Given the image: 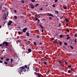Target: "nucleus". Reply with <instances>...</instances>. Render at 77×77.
Instances as JSON below:
<instances>
[{"mask_svg":"<svg viewBox=\"0 0 77 77\" xmlns=\"http://www.w3.org/2000/svg\"><path fill=\"white\" fill-rule=\"evenodd\" d=\"M38 20V18H35V20H36V21Z\"/></svg>","mask_w":77,"mask_h":77,"instance_id":"3c124183","label":"nucleus"},{"mask_svg":"<svg viewBox=\"0 0 77 77\" xmlns=\"http://www.w3.org/2000/svg\"><path fill=\"white\" fill-rule=\"evenodd\" d=\"M58 62L60 63H61L63 62V61L62 60H60L59 61H58Z\"/></svg>","mask_w":77,"mask_h":77,"instance_id":"dca6fc26","label":"nucleus"},{"mask_svg":"<svg viewBox=\"0 0 77 77\" xmlns=\"http://www.w3.org/2000/svg\"><path fill=\"white\" fill-rule=\"evenodd\" d=\"M31 1L32 2H35V0H31Z\"/></svg>","mask_w":77,"mask_h":77,"instance_id":"72a5a7b5","label":"nucleus"},{"mask_svg":"<svg viewBox=\"0 0 77 77\" xmlns=\"http://www.w3.org/2000/svg\"><path fill=\"white\" fill-rule=\"evenodd\" d=\"M1 60H3V57H2L1 58Z\"/></svg>","mask_w":77,"mask_h":77,"instance_id":"bf43d9fd","label":"nucleus"},{"mask_svg":"<svg viewBox=\"0 0 77 77\" xmlns=\"http://www.w3.org/2000/svg\"><path fill=\"white\" fill-rule=\"evenodd\" d=\"M37 43H39V45H41V46H42V43L41 42H39L38 41L37 42Z\"/></svg>","mask_w":77,"mask_h":77,"instance_id":"423d86ee","label":"nucleus"},{"mask_svg":"<svg viewBox=\"0 0 77 77\" xmlns=\"http://www.w3.org/2000/svg\"><path fill=\"white\" fill-rule=\"evenodd\" d=\"M26 35L27 36H29V33L27 32H26Z\"/></svg>","mask_w":77,"mask_h":77,"instance_id":"4468645a","label":"nucleus"},{"mask_svg":"<svg viewBox=\"0 0 77 77\" xmlns=\"http://www.w3.org/2000/svg\"><path fill=\"white\" fill-rule=\"evenodd\" d=\"M63 36V35H60V38H62Z\"/></svg>","mask_w":77,"mask_h":77,"instance_id":"aec40b11","label":"nucleus"},{"mask_svg":"<svg viewBox=\"0 0 77 77\" xmlns=\"http://www.w3.org/2000/svg\"><path fill=\"white\" fill-rule=\"evenodd\" d=\"M57 1H58V0H55V3H56Z\"/></svg>","mask_w":77,"mask_h":77,"instance_id":"603ef678","label":"nucleus"},{"mask_svg":"<svg viewBox=\"0 0 77 77\" xmlns=\"http://www.w3.org/2000/svg\"><path fill=\"white\" fill-rule=\"evenodd\" d=\"M41 75L39 74H37V77H39V76L40 75Z\"/></svg>","mask_w":77,"mask_h":77,"instance_id":"cd10ccee","label":"nucleus"},{"mask_svg":"<svg viewBox=\"0 0 77 77\" xmlns=\"http://www.w3.org/2000/svg\"><path fill=\"white\" fill-rule=\"evenodd\" d=\"M39 21H40V20H39V19H38V23H39Z\"/></svg>","mask_w":77,"mask_h":77,"instance_id":"864d4df0","label":"nucleus"},{"mask_svg":"<svg viewBox=\"0 0 77 77\" xmlns=\"http://www.w3.org/2000/svg\"><path fill=\"white\" fill-rule=\"evenodd\" d=\"M74 36L75 37H77V35H76L75 34V35H74Z\"/></svg>","mask_w":77,"mask_h":77,"instance_id":"680f3d73","label":"nucleus"},{"mask_svg":"<svg viewBox=\"0 0 77 77\" xmlns=\"http://www.w3.org/2000/svg\"><path fill=\"white\" fill-rule=\"evenodd\" d=\"M70 35H69V34L68 35H66V36H67V37H69V36H70Z\"/></svg>","mask_w":77,"mask_h":77,"instance_id":"37998d69","label":"nucleus"},{"mask_svg":"<svg viewBox=\"0 0 77 77\" xmlns=\"http://www.w3.org/2000/svg\"><path fill=\"white\" fill-rule=\"evenodd\" d=\"M14 65H17V63H16V62H14Z\"/></svg>","mask_w":77,"mask_h":77,"instance_id":"ea45409f","label":"nucleus"},{"mask_svg":"<svg viewBox=\"0 0 77 77\" xmlns=\"http://www.w3.org/2000/svg\"><path fill=\"white\" fill-rule=\"evenodd\" d=\"M70 38V37H67L66 38V39H69Z\"/></svg>","mask_w":77,"mask_h":77,"instance_id":"e433bc0d","label":"nucleus"},{"mask_svg":"<svg viewBox=\"0 0 77 77\" xmlns=\"http://www.w3.org/2000/svg\"><path fill=\"white\" fill-rule=\"evenodd\" d=\"M33 70H35V68H36V67L33 66Z\"/></svg>","mask_w":77,"mask_h":77,"instance_id":"c756f323","label":"nucleus"},{"mask_svg":"<svg viewBox=\"0 0 77 77\" xmlns=\"http://www.w3.org/2000/svg\"><path fill=\"white\" fill-rule=\"evenodd\" d=\"M37 68H38L36 67L35 68V69L34 70V71H36V72H37V70H38V69H37Z\"/></svg>","mask_w":77,"mask_h":77,"instance_id":"a211bd4d","label":"nucleus"},{"mask_svg":"<svg viewBox=\"0 0 77 77\" xmlns=\"http://www.w3.org/2000/svg\"><path fill=\"white\" fill-rule=\"evenodd\" d=\"M60 19H63V16H62L60 18Z\"/></svg>","mask_w":77,"mask_h":77,"instance_id":"4d7b16f0","label":"nucleus"},{"mask_svg":"<svg viewBox=\"0 0 77 77\" xmlns=\"http://www.w3.org/2000/svg\"><path fill=\"white\" fill-rule=\"evenodd\" d=\"M68 73H71V70H69L68 71Z\"/></svg>","mask_w":77,"mask_h":77,"instance_id":"5701e85b","label":"nucleus"},{"mask_svg":"<svg viewBox=\"0 0 77 77\" xmlns=\"http://www.w3.org/2000/svg\"><path fill=\"white\" fill-rule=\"evenodd\" d=\"M59 44L60 45H62V43L61 42H59Z\"/></svg>","mask_w":77,"mask_h":77,"instance_id":"4be33fe9","label":"nucleus"},{"mask_svg":"<svg viewBox=\"0 0 77 77\" xmlns=\"http://www.w3.org/2000/svg\"><path fill=\"white\" fill-rule=\"evenodd\" d=\"M44 64H45V65H47V63L46 62H45L44 63Z\"/></svg>","mask_w":77,"mask_h":77,"instance_id":"393cba45","label":"nucleus"},{"mask_svg":"<svg viewBox=\"0 0 77 77\" xmlns=\"http://www.w3.org/2000/svg\"><path fill=\"white\" fill-rule=\"evenodd\" d=\"M51 40H52V41H54V38L53 37L51 38Z\"/></svg>","mask_w":77,"mask_h":77,"instance_id":"79ce46f5","label":"nucleus"},{"mask_svg":"<svg viewBox=\"0 0 77 77\" xmlns=\"http://www.w3.org/2000/svg\"><path fill=\"white\" fill-rule=\"evenodd\" d=\"M34 45H36V42H34Z\"/></svg>","mask_w":77,"mask_h":77,"instance_id":"7c9ffc66","label":"nucleus"},{"mask_svg":"<svg viewBox=\"0 0 77 77\" xmlns=\"http://www.w3.org/2000/svg\"><path fill=\"white\" fill-rule=\"evenodd\" d=\"M32 6V7H31V9H34V6Z\"/></svg>","mask_w":77,"mask_h":77,"instance_id":"c03bdc74","label":"nucleus"},{"mask_svg":"<svg viewBox=\"0 0 77 77\" xmlns=\"http://www.w3.org/2000/svg\"><path fill=\"white\" fill-rule=\"evenodd\" d=\"M64 45H68V44L66 42H65L64 43Z\"/></svg>","mask_w":77,"mask_h":77,"instance_id":"412c9836","label":"nucleus"},{"mask_svg":"<svg viewBox=\"0 0 77 77\" xmlns=\"http://www.w3.org/2000/svg\"><path fill=\"white\" fill-rule=\"evenodd\" d=\"M37 38H40V37L39 36V35H37Z\"/></svg>","mask_w":77,"mask_h":77,"instance_id":"c9c22d12","label":"nucleus"},{"mask_svg":"<svg viewBox=\"0 0 77 77\" xmlns=\"http://www.w3.org/2000/svg\"><path fill=\"white\" fill-rule=\"evenodd\" d=\"M0 63H3V61L0 60Z\"/></svg>","mask_w":77,"mask_h":77,"instance_id":"5fc2aeb1","label":"nucleus"},{"mask_svg":"<svg viewBox=\"0 0 77 77\" xmlns=\"http://www.w3.org/2000/svg\"><path fill=\"white\" fill-rule=\"evenodd\" d=\"M63 8L64 9H65V10H66V9H67V7L66 6H64V5H63Z\"/></svg>","mask_w":77,"mask_h":77,"instance_id":"1a4fd4ad","label":"nucleus"},{"mask_svg":"<svg viewBox=\"0 0 77 77\" xmlns=\"http://www.w3.org/2000/svg\"><path fill=\"white\" fill-rule=\"evenodd\" d=\"M26 43L27 45H29V42H27Z\"/></svg>","mask_w":77,"mask_h":77,"instance_id":"a878e982","label":"nucleus"},{"mask_svg":"<svg viewBox=\"0 0 77 77\" xmlns=\"http://www.w3.org/2000/svg\"><path fill=\"white\" fill-rule=\"evenodd\" d=\"M66 25L67 26H68V24L66 23Z\"/></svg>","mask_w":77,"mask_h":77,"instance_id":"338daca9","label":"nucleus"},{"mask_svg":"<svg viewBox=\"0 0 77 77\" xmlns=\"http://www.w3.org/2000/svg\"><path fill=\"white\" fill-rule=\"evenodd\" d=\"M43 20H44V21H46V20L45 19H43Z\"/></svg>","mask_w":77,"mask_h":77,"instance_id":"774afa93","label":"nucleus"},{"mask_svg":"<svg viewBox=\"0 0 77 77\" xmlns=\"http://www.w3.org/2000/svg\"><path fill=\"white\" fill-rule=\"evenodd\" d=\"M11 63H12V62L13 61V59H11Z\"/></svg>","mask_w":77,"mask_h":77,"instance_id":"473e14b6","label":"nucleus"},{"mask_svg":"<svg viewBox=\"0 0 77 77\" xmlns=\"http://www.w3.org/2000/svg\"><path fill=\"white\" fill-rule=\"evenodd\" d=\"M4 45L5 44L6 46L7 47V46H8V42H3Z\"/></svg>","mask_w":77,"mask_h":77,"instance_id":"7ed1b4c3","label":"nucleus"},{"mask_svg":"<svg viewBox=\"0 0 77 77\" xmlns=\"http://www.w3.org/2000/svg\"><path fill=\"white\" fill-rule=\"evenodd\" d=\"M39 26L40 27H41V29H44V27H43V26H42V25L40 24Z\"/></svg>","mask_w":77,"mask_h":77,"instance_id":"f8f14e48","label":"nucleus"},{"mask_svg":"<svg viewBox=\"0 0 77 77\" xmlns=\"http://www.w3.org/2000/svg\"><path fill=\"white\" fill-rule=\"evenodd\" d=\"M27 29H28V28H27L25 27L23 30V33H25V32H26V30H27Z\"/></svg>","mask_w":77,"mask_h":77,"instance_id":"f03ea898","label":"nucleus"},{"mask_svg":"<svg viewBox=\"0 0 77 77\" xmlns=\"http://www.w3.org/2000/svg\"><path fill=\"white\" fill-rule=\"evenodd\" d=\"M25 68H27V66L26 65H25Z\"/></svg>","mask_w":77,"mask_h":77,"instance_id":"de8ad7c7","label":"nucleus"},{"mask_svg":"<svg viewBox=\"0 0 77 77\" xmlns=\"http://www.w3.org/2000/svg\"><path fill=\"white\" fill-rule=\"evenodd\" d=\"M47 15H48V16H50V15L51 14L49 13H47Z\"/></svg>","mask_w":77,"mask_h":77,"instance_id":"c85d7f7f","label":"nucleus"},{"mask_svg":"<svg viewBox=\"0 0 77 77\" xmlns=\"http://www.w3.org/2000/svg\"><path fill=\"white\" fill-rule=\"evenodd\" d=\"M70 47L71 48V49H72V50H73L74 49V48L72 47V46H71V45L70 46Z\"/></svg>","mask_w":77,"mask_h":77,"instance_id":"6ab92c4d","label":"nucleus"},{"mask_svg":"<svg viewBox=\"0 0 77 77\" xmlns=\"http://www.w3.org/2000/svg\"><path fill=\"white\" fill-rule=\"evenodd\" d=\"M40 11H42L43 10V9L42 8H40Z\"/></svg>","mask_w":77,"mask_h":77,"instance_id":"6e6d98bb","label":"nucleus"},{"mask_svg":"<svg viewBox=\"0 0 77 77\" xmlns=\"http://www.w3.org/2000/svg\"><path fill=\"white\" fill-rule=\"evenodd\" d=\"M49 18L50 20H51V19H52V18L51 17H50Z\"/></svg>","mask_w":77,"mask_h":77,"instance_id":"0e129e2a","label":"nucleus"},{"mask_svg":"<svg viewBox=\"0 0 77 77\" xmlns=\"http://www.w3.org/2000/svg\"><path fill=\"white\" fill-rule=\"evenodd\" d=\"M14 18L15 19H17V16H15Z\"/></svg>","mask_w":77,"mask_h":77,"instance_id":"58836bf2","label":"nucleus"},{"mask_svg":"<svg viewBox=\"0 0 77 77\" xmlns=\"http://www.w3.org/2000/svg\"><path fill=\"white\" fill-rule=\"evenodd\" d=\"M6 61H9V58H7L6 59Z\"/></svg>","mask_w":77,"mask_h":77,"instance_id":"4c0bfd02","label":"nucleus"},{"mask_svg":"<svg viewBox=\"0 0 77 77\" xmlns=\"http://www.w3.org/2000/svg\"><path fill=\"white\" fill-rule=\"evenodd\" d=\"M31 51H32V50L30 49V48H29L28 49V51L29 53H31Z\"/></svg>","mask_w":77,"mask_h":77,"instance_id":"9b49d317","label":"nucleus"},{"mask_svg":"<svg viewBox=\"0 0 77 77\" xmlns=\"http://www.w3.org/2000/svg\"><path fill=\"white\" fill-rule=\"evenodd\" d=\"M2 6H3V4H1L0 5V10L2 11Z\"/></svg>","mask_w":77,"mask_h":77,"instance_id":"0eeeda50","label":"nucleus"},{"mask_svg":"<svg viewBox=\"0 0 77 77\" xmlns=\"http://www.w3.org/2000/svg\"><path fill=\"white\" fill-rule=\"evenodd\" d=\"M20 72H23V71H24V70L25 69V67H24L23 66L22 67H20Z\"/></svg>","mask_w":77,"mask_h":77,"instance_id":"f257e3e1","label":"nucleus"},{"mask_svg":"<svg viewBox=\"0 0 77 77\" xmlns=\"http://www.w3.org/2000/svg\"><path fill=\"white\" fill-rule=\"evenodd\" d=\"M38 5H39V4H37L35 5V6L36 7H37V6H38Z\"/></svg>","mask_w":77,"mask_h":77,"instance_id":"2f4dec72","label":"nucleus"},{"mask_svg":"<svg viewBox=\"0 0 77 77\" xmlns=\"http://www.w3.org/2000/svg\"><path fill=\"white\" fill-rule=\"evenodd\" d=\"M55 14H59V11L57 10L55 11Z\"/></svg>","mask_w":77,"mask_h":77,"instance_id":"ddd939ff","label":"nucleus"},{"mask_svg":"<svg viewBox=\"0 0 77 77\" xmlns=\"http://www.w3.org/2000/svg\"><path fill=\"white\" fill-rule=\"evenodd\" d=\"M4 17H5V18H4V17H3V19H4V20H6L7 17H6V14H4Z\"/></svg>","mask_w":77,"mask_h":77,"instance_id":"39448f33","label":"nucleus"},{"mask_svg":"<svg viewBox=\"0 0 77 77\" xmlns=\"http://www.w3.org/2000/svg\"><path fill=\"white\" fill-rule=\"evenodd\" d=\"M66 32H69V29H67L66 30Z\"/></svg>","mask_w":77,"mask_h":77,"instance_id":"bb28decb","label":"nucleus"},{"mask_svg":"<svg viewBox=\"0 0 77 77\" xmlns=\"http://www.w3.org/2000/svg\"><path fill=\"white\" fill-rule=\"evenodd\" d=\"M65 20L66 22H69V20H68V19L67 18L65 19Z\"/></svg>","mask_w":77,"mask_h":77,"instance_id":"9d476101","label":"nucleus"},{"mask_svg":"<svg viewBox=\"0 0 77 77\" xmlns=\"http://www.w3.org/2000/svg\"><path fill=\"white\" fill-rule=\"evenodd\" d=\"M21 2L22 3H24V0H21Z\"/></svg>","mask_w":77,"mask_h":77,"instance_id":"f3484780","label":"nucleus"},{"mask_svg":"<svg viewBox=\"0 0 77 77\" xmlns=\"http://www.w3.org/2000/svg\"><path fill=\"white\" fill-rule=\"evenodd\" d=\"M17 41H18V42H19V43L20 42L21 40H18Z\"/></svg>","mask_w":77,"mask_h":77,"instance_id":"052dcab7","label":"nucleus"},{"mask_svg":"<svg viewBox=\"0 0 77 77\" xmlns=\"http://www.w3.org/2000/svg\"><path fill=\"white\" fill-rule=\"evenodd\" d=\"M50 17H54V16L53 14H51V15L50 16Z\"/></svg>","mask_w":77,"mask_h":77,"instance_id":"b1692460","label":"nucleus"},{"mask_svg":"<svg viewBox=\"0 0 77 77\" xmlns=\"http://www.w3.org/2000/svg\"><path fill=\"white\" fill-rule=\"evenodd\" d=\"M4 63L7 65V64H8V63H7L6 62H4Z\"/></svg>","mask_w":77,"mask_h":77,"instance_id":"09e8293b","label":"nucleus"},{"mask_svg":"<svg viewBox=\"0 0 77 77\" xmlns=\"http://www.w3.org/2000/svg\"><path fill=\"white\" fill-rule=\"evenodd\" d=\"M12 23V21H9V23H8V26H11Z\"/></svg>","mask_w":77,"mask_h":77,"instance_id":"20e7f679","label":"nucleus"},{"mask_svg":"<svg viewBox=\"0 0 77 77\" xmlns=\"http://www.w3.org/2000/svg\"><path fill=\"white\" fill-rule=\"evenodd\" d=\"M60 26H61V23H60L59 24V27H60Z\"/></svg>","mask_w":77,"mask_h":77,"instance_id":"8fccbe9b","label":"nucleus"},{"mask_svg":"<svg viewBox=\"0 0 77 77\" xmlns=\"http://www.w3.org/2000/svg\"><path fill=\"white\" fill-rule=\"evenodd\" d=\"M71 67V65H69L68 66V67Z\"/></svg>","mask_w":77,"mask_h":77,"instance_id":"13d9d810","label":"nucleus"},{"mask_svg":"<svg viewBox=\"0 0 77 77\" xmlns=\"http://www.w3.org/2000/svg\"><path fill=\"white\" fill-rule=\"evenodd\" d=\"M18 35H21V32L19 31L18 32Z\"/></svg>","mask_w":77,"mask_h":77,"instance_id":"f704fd0d","label":"nucleus"},{"mask_svg":"<svg viewBox=\"0 0 77 77\" xmlns=\"http://www.w3.org/2000/svg\"><path fill=\"white\" fill-rule=\"evenodd\" d=\"M45 57V58L46 60H47V57L46 56Z\"/></svg>","mask_w":77,"mask_h":77,"instance_id":"e2e57ef3","label":"nucleus"},{"mask_svg":"<svg viewBox=\"0 0 77 77\" xmlns=\"http://www.w3.org/2000/svg\"><path fill=\"white\" fill-rule=\"evenodd\" d=\"M38 77H42V75H40L39 76H38Z\"/></svg>","mask_w":77,"mask_h":77,"instance_id":"69168bd1","label":"nucleus"},{"mask_svg":"<svg viewBox=\"0 0 77 77\" xmlns=\"http://www.w3.org/2000/svg\"><path fill=\"white\" fill-rule=\"evenodd\" d=\"M53 43L54 44H58V42L57 41H56V40L55 41H54L53 42Z\"/></svg>","mask_w":77,"mask_h":77,"instance_id":"6e6552de","label":"nucleus"},{"mask_svg":"<svg viewBox=\"0 0 77 77\" xmlns=\"http://www.w3.org/2000/svg\"><path fill=\"white\" fill-rule=\"evenodd\" d=\"M14 11L15 13H17V10H14Z\"/></svg>","mask_w":77,"mask_h":77,"instance_id":"49530a36","label":"nucleus"},{"mask_svg":"<svg viewBox=\"0 0 77 77\" xmlns=\"http://www.w3.org/2000/svg\"><path fill=\"white\" fill-rule=\"evenodd\" d=\"M52 6L54 8H55V5H54V4H53L52 5Z\"/></svg>","mask_w":77,"mask_h":77,"instance_id":"a18cd8bd","label":"nucleus"},{"mask_svg":"<svg viewBox=\"0 0 77 77\" xmlns=\"http://www.w3.org/2000/svg\"><path fill=\"white\" fill-rule=\"evenodd\" d=\"M77 39H75V43H77Z\"/></svg>","mask_w":77,"mask_h":77,"instance_id":"a19ab883","label":"nucleus"},{"mask_svg":"<svg viewBox=\"0 0 77 77\" xmlns=\"http://www.w3.org/2000/svg\"><path fill=\"white\" fill-rule=\"evenodd\" d=\"M32 6H33V4L32 3H30L29 4V6H30V7H32Z\"/></svg>","mask_w":77,"mask_h":77,"instance_id":"2eb2a0df","label":"nucleus"}]
</instances>
